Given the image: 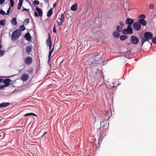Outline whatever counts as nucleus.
Masks as SVG:
<instances>
[{
    "label": "nucleus",
    "instance_id": "1",
    "mask_svg": "<svg viewBox=\"0 0 156 156\" xmlns=\"http://www.w3.org/2000/svg\"><path fill=\"white\" fill-rule=\"evenodd\" d=\"M153 35L152 33L149 32H146L144 34V37H141V47L143 46L144 43L146 41H148L150 40L153 37Z\"/></svg>",
    "mask_w": 156,
    "mask_h": 156
},
{
    "label": "nucleus",
    "instance_id": "2",
    "mask_svg": "<svg viewBox=\"0 0 156 156\" xmlns=\"http://www.w3.org/2000/svg\"><path fill=\"white\" fill-rule=\"evenodd\" d=\"M21 32L20 30L18 29L12 32L11 38L14 40H17L21 36Z\"/></svg>",
    "mask_w": 156,
    "mask_h": 156
},
{
    "label": "nucleus",
    "instance_id": "3",
    "mask_svg": "<svg viewBox=\"0 0 156 156\" xmlns=\"http://www.w3.org/2000/svg\"><path fill=\"white\" fill-rule=\"evenodd\" d=\"M35 9L38 13V14L35 11L34 12V16L37 17L38 16L42 17V10L37 6L36 7Z\"/></svg>",
    "mask_w": 156,
    "mask_h": 156
},
{
    "label": "nucleus",
    "instance_id": "4",
    "mask_svg": "<svg viewBox=\"0 0 156 156\" xmlns=\"http://www.w3.org/2000/svg\"><path fill=\"white\" fill-rule=\"evenodd\" d=\"M133 29L136 31H138L140 30L141 25L138 22L135 23L133 26Z\"/></svg>",
    "mask_w": 156,
    "mask_h": 156
},
{
    "label": "nucleus",
    "instance_id": "5",
    "mask_svg": "<svg viewBox=\"0 0 156 156\" xmlns=\"http://www.w3.org/2000/svg\"><path fill=\"white\" fill-rule=\"evenodd\" d=\"M130 38L131 42L134 44H137L139 42V39L135 36H132Z\"/></svg>",
    "mask_w": 156,
    "mask_h": 156
},
{
    "label": "nucleus",
    "instance_id": "6",
    "mask_svg": "<svg viewBox=\"0 0 156 156\" xmlns=\"http://www.w3.org/2000/svg\"><path fill=\"white\" fill-rule=\"evenodd\" d=\"M33 62L32 58L30 56H28L26 57L24 60L25 64L27 65H29L31 64Z\"/></svg>",
    "mask_w": 156,
    "mask_h": 156
},
{
    "label": "nucleus",
    "instance_id": "7",
    "mask_svg": "<svg viewBox=\"0 0 156 156\" xmlns=\"http://www.w3.org/2000/svg\"><path fill=\"white\" fill-rule=\"evenodd\" d=\"M29 78V76L27 73L23 74L20 77V79L23 81H27Z\"/></svg>",
    "mask_w": 156,
    "mask_h": 156
},
{
    "label": "nucleus",
    "instance_id": "8",
    "mask_svg": "<svg viewBox=\"0 0 156 156\" xmlns=\"http://www.w3.org/2000/svg\"><path fill=\"white\" fill-rule=\"evenodd\" d=\"M11 81V80L10 79L8 78L4 80L3 82L5 83V86L6 87L10 85V83Z\"/></svg>",
    "mask_w": 156,
    "mask_h": 156
},
{
    "label": "nucleus",
    "instance_id": "9",
    "mask_svg": "<svg viewBox=\"0 0 156 156\" xmlns=\"http://www.w3.org/2000/svg\"><path fill=\"white\" fill-rule=\"evenodd\" d=\"M134 22V21L133 20L130 18H127L126 21V23L129 26L132 25Z\"/></svg>",
    "mask_w": 156,
    "mask_h": 156
},
{
    "label": "nucleus",
    "instance_id": "10",
    "mask_svg": "<svg viewBox=\"0 0 156 156\" xmlns=\"http://www.w3.org/2000/svg\"><path fill=\"white\" fill-rule=\"evenodd\" d=\"M46 44L47 46H48V45L51 44V38L49 33L48 34V39L46 41Z\"/></svg>",
    "mask_w": 156,
    "mask_h": 156
},
{
    "label": "nucleus",
    "instance_id": "11",
    "mask_svg": "<svg viewBox=\"0 0 156 156\" xmlns=\"http://www.w3.org/2000/svg\"><path fill=\"white\" fill-rule=\"evenodd\" d=\"M24 37L26 40L28 41H30L31 40V37L29 33L26 34L25 35Z\"/></svg>",
    "mask_w": 156,
    "mask_h": 156
},
{
    "label": "nucleus",
    "instance_id": "12",
    "mask_svg": "<svg viewBox=\"0 0 156 156\" xmlns=\"http://www.w3.org/2000/svg\"><path fill=\"white\" fill-rule=\"evenodd\" d=\"M126 30L127 32H128V34H132L133 33V30L131 26L128 25L127 26Z\"/></svg>",
    "mask_w": 156,
    "mask_h": 156
},
{
    "label": "nucleus",
    "instance_id": "13",
    "mask_svg": "<svg viewBox=\"0 0 156 156\" xmlns=\"http://www.w3.org/2000/svg\"><path fill=\"white\" fill-rule=\"evenodd\" d=\"M138 22L139 23L140 25L141 24L143 26H144L147 24L146 21L144 19H139L138 20Z\"/></svg>",
    "mask_w": 156,
    "mask_h": 156
},
{
    "label": "nucleus",
    "instance_id": "14",
    "mask_svg": "<svg viewBox=\"0 0 156 156\" xmlns=\"http://www.w3.org/2000/svg\"><path fill=\"white\" fill-rule=\"evenodd\" d=\"M90 75L91 77L92 78H97L98 76V73L97 72H92L90 73Z\"/></svg>",
    "mask_w": 156,
    "mask_h": 156
},
{
    "label": "nucleus",
    "instance_id": "15",
    "mask_svg": "<svg viewBox=\"0 0 156 156\" xmlns=\"http://www.w3.org/2000/svg\"><path fill=\"white\" fill-rule=\"evenodd\" d=\"M64 12V13H62L60 16H59V19L60 21L64 22L65 19L64 14H65Z\"/></svg>",
    "mask_w": 156,
    "mask_h": 156
},
{
    "label": "nucleus",
    "instance_id": "16",
    "mask_svg": "<svg viewBox=\"0 0 156 156\" xmlns=\"http://www.w3.org/2000/svg\"><path fill=\"white\" fill-rule=\"evenodd\" d=\"M32 48L31 46H27L26 47V52L28 55L31 51Z\"/></svg>",
    "mask_w": 156,
    "mask_h": 156
},
{
    "label": "nucleus",
    "instance_id": "17",
    "mask_svg": "<svg viewBox=\"0 0 156 156\" xmlns=\"http://www.w3.org/2000/svg\"><path fill=\"white\" fill-rule=\"evenodd\" d=\"M10 103L9 102H3L0 104V108L6 107L9 106Z\"/></svg>",
    "mask_w": 156,
    "mask_h": 156
},
{
    "label": "nucleus",
    "instance_id": "18",
    "mask_svg": "<svg viewBox=\"0 0 156 156\" xmlns=\"http://www.w3.org/2000/svg\"><path fill=\"white\" fill-rule=\"evenodd\" d=\"M105 133H104V130H102V129H101L99 140H101L102 139L103 137L105 136Z\"/></svg>",
    "mask_w": 156,
    "mask_h": 156
},
{
    "label": "nucleus",
    "instance_id": "19",
    "mask_svg": "<svg viewBox=\"0 0 156 156\" xmlns=\"http://www.w3.org/2000/svg\"><path fill=\"white\" fill-rule=\"evenodd\" d=\"M54 45H55V44L53 46V48L51 49V50H50L49 51V54H48V62H49V61L50 60V58H51V53H52V52H53V50H54Z\"/></svg>",
    "mask_w": 156,
    "mask_h": 156
},
{
    "label": "nucleus",
    "instance_id": "20",
    "mask_svg": "<svg viewBox=\"0 0 156 156\" xmlns=\"http://www.w3.org/2000/svg\"><path fill=\"white\" fill-rule=\"evenodd\" d=\"M113 36L116 38H118L120 36V34L118 32L115 31L113 33Z\"/></svg>",
    "mask_w": 156,
    "mask_h": 156
},
{
    "label": "nucleus",
    "instance_id": "21",
    "mask_svg": "<svg viewBox=\"0 0 156 156\" xmlns=\"http://www.w3.org/2000/svg\"><path fill=\"white\" fill-rule=\"evenodd\" d=\"M12 24L13 26H16L17 24L16 19L15 17L12 18L11 21Z\"/></svg>",
    "mask_w": 156,
    "mask_h": 156
},
{
    "label": "nucleus",
    "instance_id": "22",
    "mask_svg": "<svg viewBox=\"0 0 156 156\" xmlns=\"http://www.w3.org/2000/svg\"><path fill=\"white\" fill-rule=\"evenodd\" d=\"M77 4H76L72 5L71 7V9L73 11H76L77 9Z\"/></svg>",
    "mask_w": 156,
    "mask_h": 156
},
{
    "label": "nucleus",
    "instance_id": "23",
    "mask_svg": "<svg viewBox=\"0 0 156 156\" xmlns=\"http://www.w3.org/2000/svg\"><path fill=\"white\" fill-rule=\"evenodd\" d=\"M23 2V0H19V2L18 4V6H17V9H20Z\"/></svg>",
    "mask_w": 156,
    "mask_h": 156
},
{
    "label": "nucleus",
    "instance_id": "24",
    "mask_svg": "<svg viewBox=\"0 0 156 156\" xmlns=\"http://www.w3.org/2000/svg\"><path fill=\"white\" fill-rule=\"evenodd\" d=\"M52 14V10L51 9H50L47 12V16L48 17L50 16Z\"/></svg>",
    "mask_w": 156,
    "mask_h": 156
},
{
    "label": "nucleus",
    "instance_id": "25",
    "mask_svg": "<svg viewBox=\"0 0 156 156\" xmlns=\"http://www.w3.org/2000/svg\"><path fill=\"white\" fill-rule=\"evenodd\" d=\"M128 38L127 35H121L120 37V39L121 41H124Z\"/></svg>",
    "mask_w": 156,
    "mask_h": 156
},
{
    "label": "nucleus",
    "instance_id": "26",
    "mask_svg": "<svg viewBox=\"0 0 156 156\" xmlns=\"http://www.w3.org/2000/svg\"><path fill=\"white\" fill-rule=\"evenodd\" d=\"M32 115L34 116H37V115L35 114L34 113H28L27 114H26L24 115L25 116H28L30 115Z\"/></svg>",
    "mask_w": 156,
    "mask_h": 156
},
{
    "label": "nucleus",
    "instance_id": "27",
    "mask_svg": "<svg viewBox=\"0 0 156 156\" xmlns=\"http://www.w3.org/2000/svg\"><path fill=\"white\" fill-rule=\"evenodd\" d=\"M33 68H31L29 69H28L27 71V72L30 74H32L33 73Z\"/></svg>",
    "mask_w": 156,
    "mask_h": 156
},
{
    "label": "nucleus",
    "instance_id": "28",
    "mask_svg": "<svg viewBox=\"0 0 156 156\" xmlns=\"http://www.w3.org/2000/svg\"><path fill=\"white\" fill-rule=\"evenodd\" d=\"M19 28L20 31H23L25 29V28L24 25H21L19 27Z\"/></svg>",
    "mask_w": 156,
    "mask_h": 156
},
{
    "label": "nucleus",
    "instance_id": "29",
    "mask_svg": "<svg viewBox=\"0 0 156 156\" xmlns=\"http://www.w3.org/2000/svg\"><path fill=\"white\" fill-rule=\"evenodd\" d=\"M116 29L119 32H121L122 31V28L121 27L118 26L117 27Z\"/></svg>",
    "mask_w": 156,
    "mask_h": 156
},
{
    "label": "nucleus",
    "instance_id": "30",
    "mask_svg": "<svg viewBox=\"0 0 156 156\" xmlns=\"http://www.w3.org/2000/svg\"><path fill=\"white\" fill-rule=\"evenodd\" d=\"M138 18L140 19L144 20L146 16L144 15L141 14L138 17Z\"/></svg>",
    "mask_w": 156,
    "mask_h": 156
},
{
    "label": "nucleus",
    "instance_id": "31",
    "mask_svg": "<svg viewBox=\"0 0 156 156\" xmlns=\"http://www.w3.org/2000/svg\"><path fill=\"white\" fill-rule=\"evenodd\" d=\"M6 21L5 20H3L0 21V24L1 25L4 26L5 25V22Z\"/></svg>",
    "mask_w": 156,
    "mask_h": 156
},
{
    "label": "nucleus",
    "instance_id": "32",
    "mask_svg": "<svg viewBox=\"0 0 156 156\" xmlns=\"http://www.w3.org/2000/svg\"><path fill=\"white\" fill-rule=\"evenodd\" d=\"M10 5L11 7H13L14 5V2L13 0H10Z\"/></svg>",
    "mask_w": 156,
    "mask_h": 156
},
{
    "label": "nucleus",
    "instance_id": "33",
    "mask_svg": "<svg viewBox=\"0 0 156 156\" xmlns=\"http://www.w3.org/2000/svg\"><path fill=\"white\" fill-rule=\"evenodd\" d=\"M122 34H128V32H127L126 30V29H124L122 31Z\"/></svg>",
    "mask_w": 156,
    "mask_h": 156
},
{
    "label": "nucleus",
    "instance_id": "34",
    "mask_svg": "<svg viewBox=\"0 0 156 156\" xmlns=\"http://www.w3.org/2000/svg\"><path fill=\"white\" fill-rule=\"evenodd\" d=\"M152 42L154 44H156V37H152Z\"/></svg>",
    "mask_w": 156,
    "mask_h": 156
},
{
    "label": "nucleus",
    "instance_id": "35",
    "mask_svg": "<svg viewBox=\"0 0 156 156\" xmlns=\"http://www.w3.org/2000/svg\"><path fill=\"white\" fill-rule=\"evenodd\" d=\"M5 52V51L3 50H0V56H3Z\"/></svg>",
    "mask_w": 156,
    "mask_h": 156
},
{
    "label": "nucleus",
    "instance_id": "36",
    "mask_svg": "<svg viewBox=\"0 0 156 156\" xmlns=\"http://www.w3.org/2000/svg\"><path fill=\"white\" fill-rule=\"evenodd\" d=\"M24 22L27 24L29 22V18H27L24 20Z\"/></svg>",
    "mask_w": 156,
    "mask_h": 156
},
{
    "label": "nucleus",
    "instance_id": "37",
    "mask_svg": "<svg viewBox=\"0 0 156 156\" xmlns=\"http://www.w3.org/2000/svg\"><path fill=\"white\" fill-rule=\"evenodd\" d=\"M33 5L36 4L37 5H38L39 4V2L37 0H35L33 2Z\"/></svg>",
    "mask_w": 156,
    "mask_h": 156
},
{
    "label": "nucleus",
    "instance_id": "38",
    "mask_svg": "<svg viewBox=\"0 0 156 156\" xmlns=\"http://www.w3.org/2000/svg\"><path fill=\"white\" fill-rule=\"evenodd\" d=\"M119 24L122 27H123L125 25L124 22L122 21H120Z\"/></svg>",
    "mask_w": 156,
    "mask_h": 156
},
{
    "label": "nucleus",
    "instance_id": "39",
    "mask_svg": "<svg viewBox=\"0 0 156 156\" xmlns=\"http://www.w3.org/2000/svg\"><path fill=\"white\" fill-rule=\"evenodd\" d=\"M0 13L3 15H4L6 14L5 12L2 10H0Z\"/></svg>",
    "mask_w": 156,
    "mask_h": 156
},
{
    "label": "nucleus",
    "instance_id": "40",
    "mask_svg": "<svg viewBox=\"0 0 156 156\" xmlns=\"http://www.w3.org/2000/svg\"><path fill=\"white\" fill-rule=\"evenodd\" d=\"M154 8V6L153 4H151L149 5V8L151 9H152Z\"/></svg>",
    "mask_w": 156,
    "mask_h": 156
},
{
    "label": "nucleus",
    "instance_id": "41",
    "mask_svg": "<svg viewBox=\"0 0 156 156\" xmlns=\"http://www.w3.org/2000/svg\"><path fill=\"white\" fill-rule=\"evenodd\" d=\"M6 87L5 85H0V90L3 89L5 87Z\"/></svg>",
    "mask_w": 156,
    "mask_h": 156
},
{
    "label": "nucleus",
    "instance_id": "42",
    "mask_svg": "<svg viewBox=\"0 0 156 156\" xmlns=\"http://www.w3.org/2000/svg\"><path fill=\"white\" fill-rule=\"evenodd\" d=\"M10 7L9 6V9L7 10V13H6V15H8L9 13V11H10Z\"/></svg>",
    "mask_w": 156,
    "mask_h": 156
},
{
    "label": "nucleus",
    "instance_id": "43",
    "mask_svg": "<svg viewBox=\"0 0 156 156\" xmlns=\"http://www.w3.org/2000/svg\"><path fill=\"white\" fill-rule=\"evenodd\" d=\"M5 0H0V5L2 4L5 2Z\"/></svg>",
    "mask_w": 156,
    "mask_h": 156
},
{
    "label": "nucleus",
    "instance_id": "44",
    "mask_svg": "<svg viewBox=\"0 0 156 156\" xmlns=\"http://www.w3.org/2000/svg\"><path fill=\"white\" fill-rule=\"evenodd\" d=\"M63 22L60 21V22H58V26H60L62 25V23Z\"/></svg>",
    "mask_w": 156,
    "mask_h": 156
},
{
    "label": "nucleus",
    "instance_id": "45",
    "mask_svg": "<svg viewBox=\"0 0 156 156\" xmlns=\"http://www.w3.org/2000/svg\"><path fill=\"white\" fill-rule=\"evenodd\" d=\"M53 32L54 33H56V28H55V25H54L53 29Z\"/></svg>",
    "mask_w": 156,
    "mask_h": 156
},
{
    "label": "nucleus",
    "instance_id": "46",
    "mask_svg": "<svg viewBox=\"0 0 156 156\" xmlns=\"http://www.w3.org/2000/svg\"><path fill=\"white\" fill-rule=\"evenodd\" d=\"M27 11V12H28L29 11V10L28 9H25V8H24L23 9V11Z\"/></svg>",
    "mask_w": 156,
    "mask_h": 156
},
{
    "label": "nucleus",
    "instance_id": "47",
    "mask_svg": "<svg viewBox=\"0 0 156 156\" xmlns=\"http://www.w3.org/2000/svg\"><path fill=\"white\" fill-rule=\"evenodd\" d=\"M112 87H115V83H112V85H111Z\"/></svg>",
    "mask_w": 156,
    "mask_h": 156
},
{
    "label": "nucleus",
    "instance_id": "48",
    "mask_svg": "<svg viewBox=\"0 0 156 156\" xmlns=\"http://www.w3.org/2000/svg\"><path fill=\"white\" fill-rule=\"evenodd\" d=\"M48 46H49V49H50V50H51V44L50 45H48Z\"/></svg>",
    "mask_w": 156,
    "mask_h": 156
},
{
    "label": "nucleus",
    "instance_id": "49",
    "mask_svg": "<svg viewBox=\"0 0 156 156\" xmlns=\"http://www.w3.org/2000/svg\"><path fill=\"white\" fill-rule=\"evenodd\" d=\"M4 80L2 79H0V83H1L3 82Z\"/></svg>",
    "mask_w": 156,
    "mask_h": 156
},
{
    "label": "nucleus",
    "instance_id": "50",
    "mask_svg": "<svg viewBox=\"0 0 156 156\" xmlns=\"http://www.w3.org/2000/svg\"><path fill=\"white\" fill-rule=\"evenodd\" d=\"M44 1L45 3H48V2H49L48 0H44Z\"/></svg>",
    "mask_w": 156,
    "mask_h": 156
},
{
    "label": "nucleus",
    "instance_id": "51",
    "mask_svg": "<svg viewBox=\"0 0 156 156\" xmlns=\"http://www.w3.org/2000/svg\"><path fill=\"white\" fill-rule=\"evenodd\" d=\"M56 3H54L53 5V6L54 7H55L56 6Z\"/></svg>",
    "mask_w": 156,
    "mask_h": 156
},
{
    "label": "nucleus",
    "instance_id": "52",
    "mask_svg": "<svg viewBox=\"0 0 156 156\" xmlns=\"http://www.w3.org/2000/svg\"><path fill=\"white\" fill-rule=\"evenodd\" d=\"M47 133V132H45L44 133V134L42 136H44Z\"/></svg>",
    "mask_w": 156,
    "mask_h": 156
},
{
    "label": "nucleus",
    "instance_id": "53",
    "mask_svg": "<svg viewBox=\"0 0 156 156\" xmlns=\"http://www.w3.org/2000/svg\"><path fill=\"white\" fill-rule=\"evenodd\" d=\"M1 47H2V45H0V49H1Z\"/></svg>",
    "mask_w": 156,
    "mask_h": 156
},
{
    "label": "nucleus",
    "instance_id": "54",
    "mask_svg": "<svg viewBox=\"0 0 156 156\" xmlns=\"http://www.w3.org/2000/svg\"><path fill=\"white\" fill-rule=\"evenodd\" d=\"M13 82H12V83L11 84H12V85Z\"/></svg>",
    "mask_w": 156,
    "mask_h": 156
},
{
    "label": "nucleus",
    "instance_id": "55",
    "mask_svg": "<svg viewBox=\"0 0 156 156\" xmlns=\"http://www.w3.org/2000/svg\"><path fill=\"white\" fill-rule=\"evenodd\" d=\"M104 126H102V128H103Z\"/></svg>",
    "mask_w": 156,
    "mask_h": 156
}]
</instances>
